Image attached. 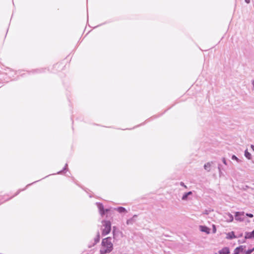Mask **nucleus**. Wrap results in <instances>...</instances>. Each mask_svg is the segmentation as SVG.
<instances>
[{"label": "nucleus", "mask_w": 254, "mask_h": 254, "mask_svg": "<svg viewBox=\"0 0 254 254\" xmlns=\"http://www.w3.org/2000/svg\"><path fill=\"white\" fill-rule=\"evenodd\" d=\"M113 249V245L110 238L103 239L100 252L101 254H106L110 253Z\"/></svg>", "instance_id": "obj_1"}, {"label": "nucleus", "mask_w": 254, "mask_h": 254, "mask_svg": "<svg viewBox=\"0 0 254 254\" xmlns=\"http://www.w3.org/2000/svg\"><path fill=\"white\" fill-rule=\"evenodd\" d=\"M102 234L105 236L108 234L111 230V223L109 221H104L102 222Z\"/></svg>", "instance_id": "obj_2"}, {"label": "nucleus", "mask_w": 254, "mask_h": 254, "mask_svg": "<svg viewBox=\"0 0 254 254\" xmlns=\"http://www.w3.org/2000/svg\"><path fill=\"white\" fill-rule=\"evenodd\" d=\"M236 220L242 222L245 220V215L244 212H236L235 214Z\"/></svg>", "instance_id": "obj_3"}, {"label": "nucleus", "mask_w": 254, "mask_h": 254, "mask_svg": "<svg viewBox=\"0 0 254 254\" xmlns=\"http://www.w3.org/2000/svg\"><path fill=\"white\" fill-rule=\"evenodd\" d=\"M245 246H240L237 247L234 251V253L232 254H243L245 251Z\"/></svg>", "instance_id": "obj_4"}, {"label": "nucleus", "mask_w": 254, "mask_h": 254, "mask_svg": "<svg viewBox=\"0 0 254 254\" xmlns=\"http://www.w3.org/2000/svg\"><path fill=\"white\" fill-rule=\"evenodd\" d=\"M219 254H229L230 249L228 247H224L219 251Z\"/></svg>", "instance_id": "obj_5"}, {"label": "nucleus", "mask_w": 254, "mask_h": 254, "mask_svg": "<svg viewBox=\"0 0 254 254\" xmlns=\"http://www.w3.org/2000/svg\"><path fill=\"white\" fill-rule=\"evenodd\" d=\"M246 239H254V230L251 232L246 233L245 235Z\"/></svg>", "instance_id": "obj_6"}, {"label": "nucleus", "mask_w": 254, "mask_h": 254, "mask_svg": "<svg viewBox=\"0 0 254 254\" xmlns=\"http://www.w3.org/2000/svg\"><path fill=\"white\" fill-rule=\"evenodd\" d=\"M199 228L201 231L209 234L210 233V229L205 226H200Z\"/></svg>", "instance_id": "obj_7"}, {"label": "nucleus", "mask_w": 254, "mask_h": 254, "mask_svg": "<svg viewBox=\"0 0 254 254\" xmlns=\"http://www.w3.org/2000/svg\"><path fill=\"white\" fill-rule=\"evenodd\" d=\"M225 217L226 219V221L229 222H232L233 220V219H234L233 216L230 213L226 214L225 215Z\"/></svg>", "instance_id": "obj_8"}, {"label": "nucleus", "mask_w": 254, "mask_h": 254, "mask_svg": "<svg viewBox=\"0 0 254 254\" xmlns=\"http://www.w3.org/2000/svg\"><path fill=\"white\" fill-rule=\"evenodd\" d=\"M235 234L233 232H230V233H229L227 234V237L226 238L227 239H233L234 238H235Z\"/></svg>", "instance_id": "obj_9"}, {"label": "nucleus", "mask_w": 254, "mask_h": 254, "mask_svg": "<svg viewBox=\"0 0 254 254\" xmlns=\"http://www.w3.org/2000/svg\"><path fill=\"white\" fill-rule=\"evenodd\" d=\"M117 210L120 213L126 212H127L126 209L123 207H119L117 208Z\"/></svg>", "instance_id": "obj_10"}, {"label": "nucleus", "mask_w": 254, "mask_h": 254, "mask_svg": "<svg viewBox=\"0 0 254 254\" xmlns=\"http://www.w3.org/2000/svg\"><path fill=\"white\" fill-rule=\"evenodd\" d=\"M245 156L249 159H251V154L247 151L246 150L245 152Z\"/></svg>", "instance_id": "obj_11"}, {"label": "nucleus", "mask_w": 254, "mask_h": 254, "mask_svg": "<svg viewBox=\"0 0 254 254\" xmlns=\"http://www.w3.org/2000/svg\"><path fill=\"white\" fill-rule=\"evenodd\" d=\"M254 251V249L253 248L252 249H250L248 250L245 252V254H251L252 253H253Z\"/></svg>", "instance_id": "obj_12"}, {"label": "nucleus", "mask_w": 254, "mask_h": 254, "mask_svg": "<svg viewBox=\"0 0 254 254\" xmlns=\"http://www.w3.org/2000/svg\"><path fill=\"white\" fill-rule=\"evenodd\" d=\"M210 167V164L209 163H207L204 165V168L206 170H209V168Z\"/></svg>", "instance_id": "obj_13"}, {"label": "nucleus", "mask_w": 254, "mask_h": 254, "mask_svg": "<svg viewBox=\"0 0 254 254\" xmlns=\"http://www.w3.org/2000/svg\"><path fill=\"white\" fill-rule=\"evenodd\" d=\"M246 216H247L249 217H250V218H253L254 217L253 214H251V213H246Z\"/></svg>", "instance_id": "obj_14"}, {"label": "nucleus", "mask_w": 254, "mask_h": 254, "mask_svg": "<svg viewBox=\"0 0 254 254\" xmlns=\"http://www.w3.org/2000/svg\"><path fill=\"white\" fill-rule=\"evenodd\" d=\"M213 232L215 233L216 231V228L215 225H213Z\"/></svg>", "instance_id": "obj_15"}, {"label": "nucleus", "mask_w": 254, "mask_h": 254, "mask_svg": "<svg viewBox=\"0 0 254 254\" xmlns=\"http://www.w3.org/2000/svg\"><path fill=\"white\" fill-rule=\"evenodd\" d=\"M188 194H187V193H185V194L184 195V196H183L182 199H186V198H187V197H188Z\"/></svg>", "instance_id": "obj_16"}, {"label": "nucleus", "mask_w": 254, "mask_h": 254, "mask_svg": "<svg viewBox=\"0 0 254 254\" xmlns=\"http://www.w3.org/2000/svg\"><path fill=\"white\" fill-rule=\"evenodd\" d=\"M245 1H246L247 3H250V0H245Z\"/></svg>", "instance_id": "obj_17"}, {"label": "nucleus", "mask_w": 254, "mask_h": 254, "mask_svg": "<svg viewBox=\"0 0 254 254\" xmlns=\"http://www.w3.org/2000/svg\"><path fill=\"white\" fill-rule=\"evenodd\" d=\"M251 147H252V149L254 151V145H252L251 146Z\"/></svg>", "instance_id": "obj_18"}, {"label": "nucleus", "mask_w": 254, "mask_h": 254, "mask_svg": "<svg viewBox=\"0 0 254 254\" xmlns=\"http://www.w3.org/2000/svg\"><path fill=\"white\" fill-rule=\"evenodd\" d=\"M187 194H188V195L191 194V192L190 191V192L187 193Z\"/></svg>", "instance_id": "obj_19"}, {"label": "nucleus", "mask_w": 254, "mask_h": 254, "mask_svg": "<svg viewBox=\"0 0 254 254\" xmlns=\"http://www.w3.org/2000/svg\"><path fill=\"white\" fill-rule=\"evenodd\" d=\"M233 158L237 159V157L235 156H233Z\"/></svg>", "instance_id": "obj_20"}, {"label": "nucleus", "mask_w": 254, "mask_h": 254, "mask_svg": "<svg viewBox=\"0 0 254 254\" xmlns=\"http://www.w3.org/2000/svg\"><path fill=\"white\" fill-rule=\"evenodd\" d=\"M181 185L182 186H184V184H183V183H181Z\"/></svg>", "instance_id": "obj_21"}, {"label": "nucleus", "mask_w": 254, "mask_h": 254, "mask_svg": "<svg viewBox=\"0 0 254 254\" xmlns=\"http://www.w3.org/2000/svg\"><path fill=\"white\" fill-rule=\"evenodd\" d=\"M98 240L99 239V234L98 235Z\"/></svg>", "instance_id": "obj_22"}, {"label": "nucleus", "mask_w": 254, "mask_h": 254, "mask_svg": "<svg viewBox=\"0 0 254 254\" xmlns=\"http://www.w3.org/2000/svg\"><path fill=\"white\" fill-rule=\"evenodd\" d=\"M253 254H254V253Z\"/></svg>", "instance_id": "obj_23"}]
</instances>
